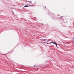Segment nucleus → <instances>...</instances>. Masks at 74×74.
<instances>
[{"label": "nucleus", "mask_w": 74, "mask_h": 74, "mask_svg": "<svg viewBox=\"0 0 74 74\" xmlns=\"http://www.w3.org/2000/svg\"><path fill=\"white\" fill-rule=\"evenodd\" d=\"M51 43H52V44H55V45H56V46L57 47V44H56V43H55V42H51Z\"/></svg>", "instance_id": "1"}, {"label": "nucleus", "mask_w": 74, "mask_h": 74, "mask_svg": "<svg viewBox=\"0 0 74 74\" xmlns=\"http://www.w3.org/2000/svg\"><path fill=\"white\" fill-rule=\"evenodd\" d=\"M52 42H51L50 43H47V44H52Z\"/></svg>", "instance_id": "2"}, {"label": "nucleus", "mask_w": 74, "mask_h": 74, "mask_svg": "<svg viewBox=\"0 0 74 74\" xmlns=\"http://www.w3.org/2000/svg\"><path fill=\"white\" fill-rule=\"evenodd\" d=\"M28 7L27 5H25L24 7Z\"/></svg>", "instance_id": "3"}, {"label": "nucleus", "mask_w": 74, "mask_h": 74, "mask_svg": "<svg viewBox=\"0 0 74 74\" xmlns=\"http://www.w3.org/2000/svg\"><path fill=\"white\" fill-rule=\"evenodd\" d=\"M42 40H44V41H45V39Z\"/></svg>", "instance_id": "4"}]
</instances>
